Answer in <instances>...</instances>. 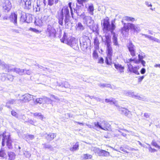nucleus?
<instances>
[{"instance_id": "nucleus-1", "label": "nucleus", "mask_w": 160, "mask_h": 160, "mask_svg": "<svg viewBox=\"0 0 160 160\" xmlns=\"http://www.w3.org/2000/svg\"><path fill=\"white\" fill-rule=\"evenodd\" d=\"M61 41V42L67 44L75 50H77L79 49L77 40L72 37L68 38L65 33Z\"/></svg>"}, {"instance_id": "nucleus-2", "label": "nucleus", "mask_w": 160, "mask_h": 160, "mask_svg": "<svg viewBox=\"0 0 160 160\" xmlns=\"http://www.w3.org/2000/svg\"><path fill=\"white\" fill-rule=\"evenodd\" d=\"M93 125H91L88 124H86V125L89 128H93L97 130L98 129H101L105 131L108 130L110 125L107 122L104 120L98 122H94L92 123Z\"/></svg>"}, {"instance_id": "nucleus-3", "label": "nucleus", "mask_w": 160, "mask_h": 160, "mask_svg": "<svg viewBox=\"0 0 160 160\" xmlns=\"http://www.w3.org/2000/svg\"><path fill=\"white\" fill-rule=\"evenodd\" d=\"M1 138L2 146H4L6 142L7 146L9 149H12L13 141L11 138L10 133L5 131L2 134H0V139Z\"/></svg>"}, {"instance_id": "nucleus-4", "label": "nucleus", "mask_w": 160, "mask_h": 160, "mask_svg": "<svg viewBox=\"0 0 160 160\" xmlns=\"http://www.w3.org/2000/svg\"><path fill=\"white\" fill-rule=\"evenodd\" d=\"M0 65L2 67L3 69H6L8 72L12 71L16 72L17 73L20 75L24 74L25 70L24 69H22L19 68H13L12 67V65H9L3 62H2L0 59Z\"/></svg>"}, {"instance_id": "nucleus-5", "label": "nucleus", "mask_w": 160, "mask_h": 160, "mask_svg": "<svg viewBox=\"0 0 160 160\" xmlns=\"http://www.w3.org/2000/svg\"><path fill=\"white\" fill-rule=\"evenodd\" d=\"M64 15L65 17L69 16V9L68 6L63 7L62 9L58 12V23L62 26L63 25Z\"/></svg>"}, {"instance_id": "nucleus-6", "label": "nucleus", "mask_w": 160, "mask_h": 160, "mask_svg": "<svg viewBox=\"0 0 160 160\" xmlns=\"http://www.w3.org/2000/svg\"><path fill=\"white\" fill-rule=\"evenodd\" d=\"M115 22L113 20L111 22V25H110L109 22V18L106 17L102 22V24H103V29L106 31H110L111 32L114 30L116 27L115 25Z\"/></svg>"}, {"instance_id": "nucleus-7", "label": "nucleus", "mask_w": 160, "mask_h": 160, "mask_svg": "<svg viewBox=\"0 0 160 160\" xmlns=\"http://www.w3.org/2000/svg\"><path fill=\"white\" fill-rule=\"evenodd\" d=\"M81 17L83 18V22L88 27L94 23V21L92 19V17L90 16H86L84 14H82Z\"/></svg>"}, {"instance_id": "nucleus-8", "label": "nucleus", "mask_w": 160, "mask_h": 160, "mask_svg": "<svg viewBox=\"0 0 160 160\" xmlns=\"http://www.w3.org/2000/svg\"><path fill=\"white\" fill-rule=\"evenodd\" d=\"M33 99V96L29 94H26L22 96L21 98L18 100L22 103L27 102Z\"/></svg>"}, {"instance_id": "nucleus-9", "label": "nucleus", "mask_w": 160, "mask_h": 160, "mask_svg": "<svg viewBox=\"0 0 160 160\" xmlns=\"http://www.w3.org/2000/svg\"><path fill=\"white\" fill-rule=\"evenodd\" d=\"M56 31L54 28L51 26H48L46 30V34L49 37L54 38L56 36Z\"/></svg>"}, {"instance_id": "nucleus-10", "label": "nucleus", "mask_w": 160, "mask_h": 160, "mask_svg": "<svg viewBox=\"0 0 160 160\" xmlns=\"http://www.w3.org/2000/svg\"><path fill=\"white\" fill-rule=\"evenodd\" d=\"M106 40L105 41V45L107 47V51L109 53H111V51H112V48L111 46V38L108 35H105Z\"/></svg>"}, {"instance_id": "nucleus-11", "label": "nucleus", "mask_w": 160, "mask_h": 160, "mask_svg": "<svg viewBox=\"0 0 160 160\" xmlns=\"http://www.w3.org/2000/svg\"><path fill=\"white\" fill-rule=\"evenodd\" d=\"M3 10L5 12H8L11 9L12 6L10 1L8 0H5L2 4Z\"/></svg>"}, {"instance_id": "nucleus-12", "label": "nucleus", "mask_w": 160, "mask_h": 160, "mask_svg": "<svg viewBox=\"0 0 160 160\" xmlns=\"http://www.w3.org/2000/svg\"><path fill=\"white\" fill-rule=\"evenodd\" d=\"M95 152L97 153L99 156L107 157L109 156V153L105 150H101L98 148H95L94 149Z\"/></svg>"}, {"instance_id": "nucleus-13", "label": "nucleus", "mask_w": 160, "mask_h": 160, "mask_svg": "<svg viewBox=\"0 0 160 160\" xmlns=\"http://www.w3.org/2000/svg\"><path fill=\"white\" fill-rule=\"evenodd\" d=\"M10 21L16 25L17 24V14L15 12L12 13L9 17Z\"/></svg>"}, {"instance_id": "nucleus-14", "label": "nucleus", "mask_w": 160, "mask_h": 160, "mask_svg": "<svg viewBox=\"0 0 160 160\" xmlns=\"http://www.w3.org/2000/svg\"><path fill=\"white\" fill-rule=\"evenodd\" d=\"M118 110L122 112V113L124 114L126 116H127L129 118H130L131 116V113L127 109L122 108L118 107Z\"/></svg>"}, {"instance_id": "nucleus-15", "label": "nucleus", "mask_w": 160, "mask_h": 160, "mask_svg": "<svg viewBox=\"0 0 160 160\" xmlns=\"http://www.w3.org/2000/svg\"><path fill=\"white\" fill-rule=\"evenodd\" d=\"M128 66V69L130 72H132L136 74L139 75V73L138 72L137 68L133 67L131 64H127Z\"/></svg>"}, {"instance_id": "nucleus-16", "label": "nucleus", "mask_w": 160, "mask_h": 160, "mask_svg": "<svg viewBox=\"0 0 160 160\" xmlns=\"http://www.w3.org/2000/svg\"><path fill=\"white\" fill-rule=\"evenodd\" d=\"M124 24V25L122 29V33L125 36H126L128 34L130 27L128 26V23L127 24L125 23Z\"/></svg>"}, {"instance_id": "nucleus-17", "label": "nucleus", "mask_w": 160, "mask_h": 160, "mask_svg": "<svg viewBox=\"0 0 160 160\" xmlns=\"http://www.w3.org/2000/svg\"><path fill=\"white\" fill-rule=\"evenodd\" d=\"M128 47L131 55L132 56H135V48L134 45L132 43L130 42L128 44Z\"/></svg>"}, {"instance_id": "nucleus-18", "label": "nucleus", "mask_w": 160, "mask_h": 160, "mask_svg": "<svg viewBox=\"0 0 160 160\" xmlns=\"http://www.w3.org/2000/svg\"><path fill=\"white\" fill-rule=\"evenodd\" d=\"M128 26L130 27V28L134 32H138L140 30V27L138 25H135L133 24L128 23Z\"/></svg>"}, {"instance_id": "nucleus-19", "label": "nucleus", "mask_w": 160, "mask_h": 160, "mask_svg": "<svg viewBox=\"0 0 160 160\" xmlns=\"http://www.w3.org/2000/svg\"><path fill=\"white\" fill-rule=\"evenodd\" d=\"M32 0H21V2L25 6V8L30 9L31 7Z\"/></svg>"}, {"instance_id": "nucleus-20", "label": "nucleus", "mask_w": 160, "mask_h": 160, "mask_svg": "<svg viewBox=\"0 0 160 160\" xmlns=\"http://www.w3.org/2000/svg\"><path fill=\"white\" fill-rule=\"evenodd\" d=\"M112 55V51H111V54L109 53L108 51V56L106 58L105 62L107 65H111L112 63V58L111 56Z\"/></svg>"}, {"instance_id": "nucleus-21", "label": "nucleus", "mask_w": 160, "mask_h": 160, "mask_svg": "<svg viewBox=\"0 0 160 160\" xmlns=\"http://www.w3.org/2000/svg\"><path fill=\"white\" fill-rule=\"evenodd\" d=\"M114 66L115 68L120 73H122L124 72V67L122 66L119 63H114Z\"/></svg>"}, {"instance_id": "nucleus-22", "label": "nucleus", "mask_w": 160, "mask_h": 160, "mask_svg": "<svg viewBox=\"0 0 160 160\" xmlns=\"http://www.w3.org/2000/svg\"><path fill=\"white\" fill-rule=\"evenodd\" d=\"M80 42L81 47L82 50L85 51L88 48V45L87 42H86V41L85 40H83L82 41L80 39Z\"/></svg>"}, {"instance_id": "nucleus-23", "label": "nucleus", "mask_w": 160, "mask_h": 160, "mask_svg": "<svg viewBox=\"0 0 160 160\" xmlns=\"http://www.w3.org/2000/svg\"><path fill=\"white\" fill-rule=\"evenodd\" d=\"M89 28L93 32H96L98 34V25L94 23L89 27Z\"/></svg>"}, {"instance_id": "nucleus-24", "label": "nucleus", "mask_w": 160, "mask_h": 160, "mask_svg": "<svg viewBox=\"0 0 160 160\" xmlns=\"http://www.w3.org/2000/svg\"><path fill=\"white\" fill-rule=\"evenodd\" d=\"M16 100L10 99L7 100L6 103V106L8 108H10L11 105L14 104L16 103Z\"/></svg>"}, {"instance_id": "nucleus-25", "label": "nucleus", "mask_w": 160, "mask_h": 160, "mask_svg": "<svg viewBox=\"0 0 160 160\" xmlns=\"http://www.w3.org/2000/svg\"><path fill=\"white\" fill-rule=\"evenodd\" d=\"M72 146L69 148V150L71 151H74L78 150L79 149V144L78 142L73 143Z\"/></svg>"}, {"instance_id": "nucleus-26", "label": "nucleus", "mask_w": 160, "mask_h": 160, "mask_svg": "<svg viewBox=\"0 0 160 160\" xmlns=\"http://www.w3.org/2000/svg\"><path fill=\"white\" fill-rule=\"evenodd\" d=\"M56 137L55 134L54 133H50L47 134L46 137V138L48 140L51 141L52 140Z\"/></svg>"}, {"instance_id": "nucleus-27", "label": "nucleus", "mask_w": 160, "mask_h": 160, "mask_svg": "<svg viewBox=\"0 0 160 160\" xmlns=\"http://www.w3.org/2000/svg\"><path fill=\"white\" fill-rule=\"evenodd\" d=\"M42 4V2L40 0H37V7H35L36 12L39 11L41 8V5Z\"/></svg>"}, {"instance_id": "nucleus-28", "label": "nucleus", "mask_w": 160, "mask_h": 160, "mask_svg": "<svg viewBox=\"0 0 160 160\" xmlns=\"http://www.w3.org/2000/svg\"><path fill=\"white\" fill-rule=\"evenodd\" d=\"M112 40L113 44L115 46H118L119 45L118 42L117 37L114 33L113 34Z\"/></svg>"}, {"instance_id": "nucleus-29", "label": "nucleus", "mask_w": 160, "mask_h": 160, "mask_svg": "<svg viewBox=\"0 0 160 160\" xmlns=\"http://www.w3.org/2000/svg\"><path fill=\"white\" fill-rule=\"evenodd\" d=\"M9 159L10 160H14L16 157V155L12 152H10L8 153Z\"/></svg>"}, {"instance_id": "nucleus-30", "label": "nucleus", "mask_w": 160, "mask_h": 160, "mask_svg": "<svg viewBox=\"0 0 160 160\" xmlns=\"http://www.w3.org/2000/svg\"><path fill=\"white\" fill-rule=\"evenodd\" d=\"M99 44V42L98 39L97 37H96L94 40V45L95 46V48L96 49H98Z\"/></svg>"}, {"instance_id": "nucleus-31", "label": "nucleus", "mask_w": 160, "mask_h": 160, "mask_svg": "<svg viewBox=\"0 0 160 160\" xmlns=\"http://www.w3.org/2000/svg\"><path fill=\"white\" fill-rule=\"evenodd\" d=\"M93 11H94V8H93V5L92 4L90 5L89 6L88 8V11L89 13L91 15H93Z\"/></svg>"}, {"instance_id": "nucleus-32", "label": "nucleus", "mask_w": 160, "mask_h": 160, "mask_svg": "<svg viewBox=\"0 0 160 160\" xmlns=\"http://www.w3.org/2000/svg\"><path fill=\"white\" fill-rule=\"evenodd\" d=\"M123 19L128 22H133L135 21V18H134L128 16L124 17Z\"/></svg>"}, {"instance_id": "nucleus-33", "label": "nucleus", "mask_w": 160, "mask_h": 160, "mask_svg": "<svg viewBox=\"0 0 160 160\" xmlns=\"http://www.w3.org/2000/svg\"><path fill=\"white\" fill-rule=\"evenodd\" d=\"M28 16H27L26 15H22L21 16L20 21L22 22H29L28 21H27V18Z\"/></svg>"}, {"instance_id": "nucleus-34", "label": "nucleus", "mask_w": 160, "mask_h": 160, "mask_svg": "<svg viewBox=\"0 0 160 160\" xmlns=\"http://www.w3.org/2000/svg\"><path fill=\"white\" fill-rule=\"evenodd\" d=\"M105 102H109L111 104H116V102L115 100L114 99H106Z\"/></svg>"}, {"instance_id": "nucleus-35", "label": "nucleus", "mask_w": 160, "mask_h": 160, "mask_svg": "<svg viewBox=\"0 0 160 160\" xmlns=\"http://www.w3.org/2000/svg\"><path fill=\"white\" fill-rule=\"evenodd\" d=\"M77 29L79 30H83L84 29V28L81 22H78L76 25Z\"/></svg>"}, {"instance_id": "nucleus-36", "label": "nucleus", "mask_w": 160, "mask_h": 160, "mask_svg": "<svg viewBox=\"0 0 160 160\" xmlns=\"http://www.w3.org/2000/svg\"><path fill=\"white\" fill-rule=\"evenodd\" d=\"M6 154L4 148H2L0 150V157L4 158L6 156Z\"/></svg>"}, {"instance_id": "nucleus-37", "label": "nucleus", "mask_w": 160, "mask_h": 160, "mask_svg": "<svg viewBox=\"0 0 160 160\" xmlns=\"http://www.w3.org/2000/svg\"><path fill=\"white\" fill-rule=\"evenodd\" d=\"M34 135L30 134L27 135L25 137V139L27 141H28L29 140H32L34 138Z\"/></svg>"}, {"instance_id": "nucleus-38", "label": "nucleus", "mask_w": 160, "mask_h": 160, "mask_svg": "<svg viewBox=\"0 0 160 160\" xmlns=\"http://www.w3.org/2000/svg\"><path fill=\"white\" fill-rule=\"evenodd\" d=\"M7 74L5 73H2L0 74V79L2 81H5L7 77Z\"/></svg>"}, {"instance_id": "nucleus-39", "label": "nucleus", "mask_w": 160, "mask_h": 160, "mask_svg": "<svg viewBox=\"0 0 160 160\" xmlns=\"http://www.w3.org/2000/svg\"><path fill=\"white\" fill-rule=\"evenodd\" d=\"M44 102V97L42 98H37L35 99L34 102H36L37 103H42Z\"/></svg>"}, {"instance_id": "nucleus-40", "label": "nucleus", "mask_w": 160, "mask_h": 160, "mask_svg": "<svg viewBox=\"0 0 160 160\" xmlns=\"http://www.w3.org/2000/svg\"><path fill=\"white\" fill-rule=\"evenodd\" d=\"M126 95L130 97L134 98H135V97L136 95H135L133 92H132L130 91H127L125 93Z\"/></svg>"}, {"instance_id": "nucleus-41", "label": "nucleus", "mask_w": 160, "mask_h": 160, "mask_svg": "<svg viewBox=\"0 0 160 160\" xmlns=\"http://www.w3.org/2000/svg\"><path fill=\"white\" fill-rule=\"evenodd\" d=\"M59 0H48V4L51 6L53 5L54 3H57Z\"/></svg>"}, {"instance_id": "nucleus-42", "label": "nucleus", "mask_w": 160, "mask_h": 160, "mask_svg": "<svg viewBox=\"0 0 160 160\" xmlns=\"http://www.w3.org/2000/svg\"><path fill=\"white\" fill-rule=\"evenodd\" d=\"M53 101L51 100L50 98H48L46 97H44V102L45 103L49 104L51 103Z\"/></svg>"}, {"instance_id": "nucleus-43", "label": "nucleus", "mask_w": 160, "mask_h": 160, "mask_svg": "<svg viewBox=\"0 0 160 160\" xmlns=\"http://www.w3.org/2000/svg\"><path fill=\"white\" fill-rule=\"evenodd\" d=\"M42 21L40 19H36L35 21V24L36 25L38 26H41L42 25Z\"/></svg>"}, {"instance_id": "nucleus-44", "label": "nucleus", "mask_w": 160, "mask_h": 160, "mask_svg": "<svg viewBox=\"0 0 160 160\" xmlns=\"http://www.w3.org/2000/svg\"><path fill=\"white\" fill-rule=\"evenodd\" d=\"M92 158V156L88 154H84L83 156V158L85 159H91Z\"/></svg>"}, {"instance_id": "nucleus-45", "label": "nucleus", "mask_w": 160, "mask_h": 160, "mask_svg": "<svg viewBox=\"0 0 160 160\" xmlns=\"http://www.w3.org/2000/svg\"><path fill=\"white\" fill-rule=\"evenodd\" d=\"M23 154L24 156L27 158H29L31 157V154L28 151H25Z\"/></svg>"}, {"instance_id": "nucleus-46", "label": "nucleus", "mask_w": 160, "mask_h": 160, "mask_svg": "<svg viewBox=\"0 0 160 160\" xmlns=\"http://www.w3.org/2000/svg\"><path fill=\"white\" fill-rule=\"evenodd\" d=\"M92 56L93 58L95 59H96L98 57V54L97 52L96 51H94L93 53Z\"/></svg>"}, {"instance_id": "nucleus-47", "label": "nucleus", "mask_w": 160, "mask_h": 160, "mask_svg": "<svg viewBox=\"0 0 160 160\" xmlns=\"http://www.w3.org/2000/svg\"><path fill=\"white\" fill-rule=\"evenodd\" d=\"M148 145L149 146V147L148 149L149 152H154L157 151V150L154 148H152V147L150 146V145L148 144Z\"/></svg>"}, {"instance_id": "nucleus-48", "label": "nucleus", "mask_w": 160, "mask_h": 160, "mask_svg": "<svg viewBox=\"0 0 160 160\" xmlns=\"http://www.w3.org/2000/svg\"><path fill=\"white\" fill-rule=\"evenodd\" d=\"M151 144L152 146H154L156 148H160V147L157 144L156 142L154 141H152Z\"/></svg>"}, {"instance_id": "nucleus-49", "label": "nucleus", "mask_w": 160, "mask_h": 160, "mask_svg": "<svg viewBox=\"0 0 160 160\" xmlns=\"http://www.w3.org/2000/svg\"><path fill=\"white\" fill-rule=\"evenodd\" d=\"M145 4L148 7H152V5L151 4V3L148 1H146L145 2Z\"/></svg>"}, {"instance_id": "nucleus-50", "label": "nucleus", "mask_w": 160, "mask_h": 160, "mask_svg": "<svg viewBox=\"0 0 160 160\" xmlns=\"http://www.w3.org/2000/svg\"><path fill=\"white\" fill-rule=\"evenodd\" d=\"M71 4H72V3L70 2L68 3V7L70 9L71 13V15H72V17L73 18V12H72V8L71 7Z\"/></svg>"}, {"instance_id": "nucleus-51", "label": "nucleus", "mask_w": 160, "mask_h": 160, "mask_svg": "<svg viewBox=\"0 0 160 160\" xmlns=\"http://www.w3.org/2000/svg\"><path fill=\"white\" fill-rule=\"evenodd\" d=\"M29 30L37 33H39V31L38 30L35 28H30Z\"/></svg>"}, {"instance_id": "nucleus-52", "label": "nucleus", "mask_w": 160, "mask_h": 160, "mask_svg": "<svg viewBox=\"0 0 160 160\" xmlns=\"http://www.w3.org/2000/svg\"><path fill=\"white\" fill-rule=\"evenodd\" d=\"M63 86L66 88H69L70 87L69 84L68 82H64Z\"/></svg>"}, {"instance_id": "nucleus-53", "label": "nucleus", "mask_w": 160, "mask_h": 160, "mask_svg": "<svg viewBox=\"0 0 160 160\" xmlns=\"http://www.w3.org/2000/svg\"><path fill=\"white\" fill-rule=\"evenodd\" d=\"M43 147L45 148H52V146L49 144H43Z\"/></svg>"}, {"instance_id": "nucleus-54", "label": "nucleus", "mask_w": 160, "mask_h": 160, "mask_svg": "<svg viewBox=\"0 0 160 160\" xmlns=\"http://www.w3.org/2000/svg\"><path fill=\"white\" fill-rule=\"evenodd\" d=\"M24 70H25V72H24V74H27L29 75L31 74L32 72L29 70H27L26 69H24Z\"/></svg>"}, {"instance_id": "nucleus-55", "label": "nucleus", "mask_w": 160, "mask_h": 160, "mask_svg": "<svg viewBox=\"0 0 160 160\" xmlns=\"http://www.w3.org/2000/svg\"><path fill=\"white\" fill-rule=\"evenodd\" d=\"M12 115L15 117L18 118V115L17 114V113L15 112L14 111H12L11 112Z\"/></svg>"}, {"instance_id": "nucleus-56", "label": "nucleus", "mask_w": 160, "mask_h": 160, "mask_svg": "<svg viewBox=\"0 0 160 160\" xmlns=\"http://www.w3.org/2000/svg\"><path fill=\"white\" fill-rule=\"evenodd\" d=\"M7 78H8V80H10V81H12L13 78V77L12 76H11L10 75H8L7 76Z\"/></svg>"}, {"instance_id": "nucleus-57", "label": "nucleus", "mask_w": 160, "mask_h": 160, "mask_svg": "<svg viewBox=\"0 0 160 160\" xmlns=\"http://www.w3.org/2000/svg\"><path fill=\"white\" fill-rule=\"evenodd\" d=\"M12 32L16 33H20L19 30L16 29H12Z\"/></svg>"}, {"instance_id": "nucleus-58", "label": "nucleus", "mask_w": 160, "mask_h": 160, "mask_svg": "<svg viewBox=\"0 0 160 160\" xmlns=\"http://www.w3.org/2000/svg\"><path fill=\"white\" fill-rule=\"evenodd\" d=\"M138 58H139V61H138V63L140 62V61L142 60V59H143V57L142 56H141L140 54H139L138 55Z\"/></svg>"}, {"instance_id": "nucleus-59", "label": "nucleus", "mask_w": 160, "mask_h": 160, "mask_svg": "<svg viewBox=\"0 0 160 160\" xmlns=\"http://www.w3.org/2000/svg\"><path fill=\"white\" fill-rule=\"evenodd\" d=\"M135 97V98L137 99H138L139 100H143L144 98L142 97H141L140 96L136 95Z\"/></svg>"}, {"instance_id": "nucleus-60", "label": "nucleus", "mask_w": 160, "mask_h": 160, "mask_svg": "<svg viewBox=\"0 0 160 160\" xmlns=\"http://www.w3.org/2000/svg\"><path fill=\"white\" fill-rule=\"evenodd\" d=\"M144 76H142L141 77H139L138 78V82H141L142 81L143 79L144 78Z\"/></svg>"}, {"instance_id": "nucleus-61", "label": "nucleus", "mask_w": 160, "mask_h": 160, "mask_svg": "<svg viewBox=\"0 0 160 160\" xmlns=\"http://www.w3.org/2000/svg\"><path fill=\"white\" fill-rule=\"evenodd\" d=\"M33 114V115L35 117H38L40 115V113H31Z\"/></svg>"}, {"instance_id": "nucleus-62", "label": "nucleus", "mask_w": 160, "mask_h": 160, "mask_svg": "<svg viewBox=\"0 0 160 160\" xmlns=\"http://www.w3.org/2000/svg\"><path fill=\"white\" fill-rule=\"evenodd\" d=\"M69 17V16L65 17L64 22L65 24H66L67 22H68L69 21V20L68 18Z\"/></svg>"}, {"instance_id": "nucleus-63", "label": "nucleus", "mask_w": 160, "mask_h": 160, "mask_svg": "<svg viewBox=\"0 0 160 160\" xmlns=\"http://www.w3.org/2000/svg\"><path fill=\"white\" fill-rule=\"evenodd\" d=\"M104 60L102 58H100L99 59L98 63H103Z\"/></svg>"}, {"instance_id": "nucleus-64", "label": "nucleus", "mask_w": 160, "mask_h": 160, "mask_svg": "<svg viewBox=\"0 0 160 160\" xmlns=\"http://www.w3.org/2000/svg\"><path fill=\"white\" fill-rule=\"evenodd\" d=\"M119 150L121 151H122L124 152H126L127 153H128V152H127L126 150H125L122 147H120V148H119Z\"/></svg>"}]
</instances>
